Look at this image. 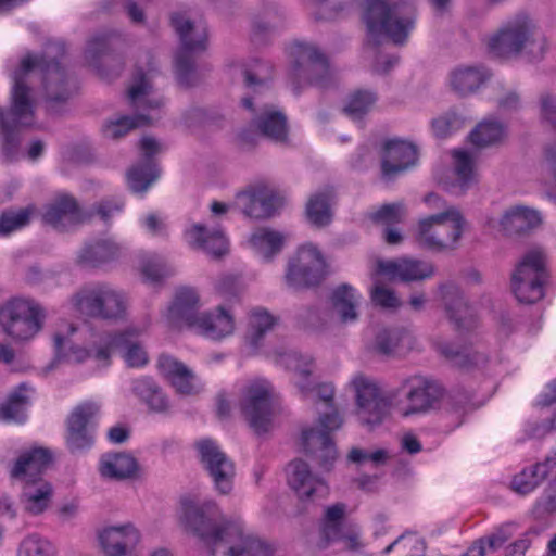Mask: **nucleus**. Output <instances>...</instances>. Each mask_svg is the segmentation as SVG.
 Instances as JSON below:
<instances>
[{
  "label": "nucleus",
  "instance_id": "nucleus-31",
  "mask_svg": "<svg viewBox=\"0 0 556 556\" xmlns=\"http://www.w3.org/2000/svg\"><path fill=\"white\" fill-rule=\"evenodd\" d=\"M251 124L262 136L275 143L285 144L288 142V121L286 114L281 111L266 105L253 116Z\"/></svg>",
  "mask_w": 556,
  "mask_h": 556
},
{
  "label": "nucleus",
  "instance_id": "nucleus-2",
  "mask_svg": "<svg viewBox=\"0 0 556 556\" xmlns=\"http://www.w3.org/2000/svg\"><path fill=\"white\" fill-rule=\"evenodd\" d=\"M187 529L208 549L211 556H271V548L248 532L239 520L226 518L217 504L184 503Z\"/></svg>",
  "mask_w": 556,
  "mask_h": 556
},
{
  "label": "nucleus",
  "instance_id": "nucleus-39",
  "mask_svg": "<svg viewBox=\"0 0 556 556\" xmlns=\"http://www.w3.org/2000/svg\"><path fill=\"white\" fill-rule=\"evenodd\" d=\"M118 247L111 240H96L85 244L78 254V263L87 267H100L118 256Z\"/></svg>",
  "mask_w": 556,
  "mask_h": 556
},
{
  "label": "nucleus",
  "instance_id": "nucleus-53",
  "mask_svg": "<svg viewBox=\"0 0 556 556\" xmlns=\"http://www.w3.org/2000/svg\"><path fill=\"white\" fill-rule=\"evenodd\" d=\"M274 67L269 62L254 60L244 71V83L249 88L266 86L271 80Z\"/></svg>",
  "mask_w": 556,
  "mask_h": 556
},
{
  "label": "nucleus",
  "instance_id": "nucleus-13",
  "mask_svg": "<svg viewBox=\"0 0 556 556\" xmlns=\"http://www.w3.org/2000/svg\"><path fill=\"white\" fill-rule=\"evenodd\" d=\"M326 268L321 252L313 244H304L289 261L286 283L293 290L316 287L325 279Z\"/></svg>",
  "mask_w": 556,
  "mask_h": 556
},
{
  "label": "nucleus",
  "instance_id": "nucleus-19",
  "mask_svg": "<svg viewBox=\"0 0 556 556\" xmlns=\"http://www.w3.org/2000/svg\"><path fill=\"white\" fill-rule=\"evenodd\" d=\"M99 405L87 401L76 405L66 418L65 443L71 453L89 450L94 443L93 419Z\"/></svg>",
  "mask_w": 556,
  "mask_h": 556
},
{
  "label": "nucleus",
  "instance_id": "nucleus-48",
  "mask_svg": "<svg viewBox=\"0 0 556 556\" xmlns=\"http://www.w3.org/2000/svg\"><path fill=\"white\" fill-rule=\"evenodd\" d=\"M345 511L346 505L344 503H336L326 508L321 525L324 547L342 534V529L345 528L343 525Z\"/></svg>",
  "mask_w": 556,
  "mask_h": 556
},
{
  "label": "nucleus",
  "instance_id": "nucleus-7",
  "mask_svg": "<svg viewBox=\"0 0 556 556\" xmlns=\"http://www.w3.org/2000/svg\"><path fill=\"white\" fill-rule=\"evenodd\" d=\"M71 302L81 315L102 320L122 319L127 309L126 295L105 282L81 287L72 295Z\"/></svg>",
  "mask_w": 556,
  "mask_h": 556
},
{
  "label": "nucleus",
  "instance_id": "nucleus-32",
  "mask_svg": "<svg viewBox=\"0 0 556 556\" xmlns=\"http://www.w3.org/2000/svg\"><path fill=\"white\" fill-rule=\"evenodd\" d=\"M157 367L178 393L184 395L197 393L194 375L184 363L163 354L157 359Z\"/></svg>",
  "mask_w": 556,
  "mask_h": 556
},
{
  "label": "nucleus",
  "instance_id": "nucleus-45",
  "mask_svg": "<svg viewBox=\"0 0 556 556\" xmlns=\"http://www.w3.org/2000/svg\"><path fill=\"white\" fill-rule=\"evenodd\" d=\"M52 486L47 481L27 482L23 488L25 509L33 515L41 514L51 501Z\"/></svg>",
  "mask_w": 556,
  "mask_h": 556
},
{
  "label": "nucleus",
  "instance_id": "nucleus-3",
  "mask_svg": "<svg viewBox=\"0 0 556 556\" xmlns=\"http://www.w3.org/2000/svg\"><path fill=\"white\" fill-rule=\"evenodd\" d=\"M363 20L370 41L380 43L387 37L395 45H404L416 23V9L408 3L389 0H364Z\"/></svg>",
  "mask_w": 556,
  "mask_h": 556
},
{
  "label": "nucleus",
  "instance_id": "nucleus-58",
  "mask_svg": "<svg viewBox=\"0 0 556 556\" xmlns=\"http://www.w3.org/2000/svg\"><path fill=\"white\" fill-rule=\"evenodd\" d=\"M349 462L363 465L370 463L374 467H380L390 459V453L386 448H378L375 451H366L358 447H353L348 454Z\"/></svg>",
  "mask_w": 556,
  "mask_h": 556
},
{
  "label": "nucleus",
  "instance_id": "nucleus-18",
  "mask_svg": "<svg viewBox=\"0 0 556 556\" xmlns=\"http://www.w3.org/2000/svg\"><path fill=\"white\" fill-rule=\"evenodd\" d=\"M200 462L212 478L218 493L227 495L233 486L236 467L233 462L220 450L212 439H201L195 442Z\"/></svg>",
  "mask_w": 556,
  "mask_h": 556
},
{
  "label": "nucleus",
  "instance_id": "nucleus-43",
  "mask_svg": "<svg viewBox=\"0 0 556 556\" xmlns=\"http://www.w3.org/2000/svg\"><path fill=\"white\" fill-rule=\"evenodd\" d=\"M554 465H556V462L547 458L544 463H538L523 469L513 480L514 490L520 494L530 493L547 477Z\"/></svg>",
  "mask_w": 556,
  "mask_h": 556
},
{
  "label": "nucleus",
  "instance_id": "nucleus-5",
  "mask_svg": "<svg viewBox=\"0 0 556 556\" xmlns=\"http://www.w3.org/2000/svg\"><path fill=\"white\" fill-rule=\"evenodd\" d=\"M489 48L500 58H509L525 52L530 62H535L543 59L547 42L531 18L517 16L490 38Z\"/></svg>",
  "mask_w": 556,
  "mask_h": 556
},
{
  "label": "nucleus",
  "instance_id": "nucleus-6",
  "mask_svg": "<svg viewBox=\"0 0 556 556\" xmlns=\"http://www.w3.org/2000/svg\"><path fill=\"white\" fill-rule=\"evenodd\" d=\"M290 54L293 63L289 81L295 94L306 86L326 89L333 84L328 60L317 47L306 42H294L290 48Z\"/></svg>",
  "mask_w": 556,
  "mask_h": 556
},
{
  "label": "nucleus",
  "instance_id": "nucleus-64",
  "mask_svg": "<svg viewBox=\"0 0 556 556\" xmlns=\"http://www.w3.org/2000/svg\"><path fill=\"white\" fill-rule=\"evenodd\" d=\"M370 299L376 306H380L381 308L395 309L401 306V301L395 292L379 283L372 287Z\"/></svg>",
  "mask_w": 556,
  "mask_h": 556
},
{
  "label": "nucleus",
  "instance_id": "nucleus-9",
  "mask_svg": "<svg viewBox=\"0 0 556 556\" xmlns=\"http://www.w3.org/2000/svg\"><path fill=\"white\" fill-rule=\"evenodd\" d=\"M463 227L460 212L451 206L419 220L416 242L432 252L454 250L463 235Z\"/></svg>",
  "mask_w": 556,
  "mask_h": 556
},
{
  "label": "nucleus",
  "instance_id": "nucleus-29",
  "mask_svg": "<svg viewBox=\"0 0 556 556\" xmlns=\"http://www.w3.org/2000/svg\"><path fill=\"white\" fill-rule=\"evenodd\" d=\"M413 334L405 328H386L377 332L370 351L379 356L395 357L413 349Z\"/></svg>",
  "mask_w": 556,
  "mask_h": 556
},
{
  "label": "nucleus",
  "instance_id": "nucleus-16",
  "mask_svg": "<svg viewBox=\"0 0 556 556\" xmlns=\"http://www.w3.org/2000/svg\"><path fill=\"white\" fill-rule=\"evenodd\" d=\"M439 397V389L420 376H412L401 381L390 392V399L403 416L427 412Z\"/></svg>",
  "mask_w": 556,
  "mask_h": 556
},
{
  "label": "nucleus",
  "instance_id": "nucleus-52",
  "mask_svg": "<svg viewBox=\"0 0 556 556\" xmlns=\"http://www.w3.org/2000/svg\"><path fill=\"white\" fill-rule=\"evenodd\" d=\"M394 549H396L401 556H425L426 545L419 536L405 533L390 543L383 549V554H389Z\"/></svg>",
  "mask_w": 556,
  "mask_h": 556
},
{
  "label": "nucleus",
  "instance_id": "nucleus-54",
  "mask_svg": "<svg viewBox=\"0 0 556 556\" xmlns=\"http://www.w3.org/2000/svg\"><path fill=\"white\" fill-rule=\"evenodd\" d=\"M31 207L4 211L0 215V236H7L26 226L30 220Z\"/></svg>",
  "mask_w": 556,
  "mask_h": 556
},
{
  "label": "nucleus",
  "instance_id": "nucleus-21",
  "mask_svg": "<svg viewBox=\"0 0 556 556\" xmlns=\"http://www.w3.org/2000/svg\"><path fill=\"white\" fill-rule=\"evenodd\" d=\"M418 148L413 142L391 139L384 142L381 156V174L387 180L404 174L418 163Z\"/></svg>",
  "mask_w": 556,
  "mask_h": 556
},
{
  "label": "nucleus",
  "instance_id": "nucleus-15",
  "mask_svg": "<svg viewBox=\"0 0 556 556\" xmlns=\"http://www.w3.org/2000/svg\"><path fill=\"white\" fill-rule=\"evenodd\" d=\"M434 300L457 331H469L477 326V316L463 289L453 280L437 285Z\"/></svg>",
  "mask_w": 556,
  "mask_h": 556
},
{
  "label": "nucleus",
  "instance_id": "nucleus-36",
  "mask_svg": "<svg viewBox=\"0 0 556 556\" xmlns=\"http://www.w3.org/2000/svg\"><path fill=\"white\" fill-rule=\"evenodd\" d=\"M131 391L144 402L152 412L165 413L169 408L166 395L151 377L142 376L134 379L131 381Z\"/></svg>",
  "mask_w": 556,
  "mask_h": 556
},
{
  "label": "nucleus",
  "instance_id": "nucleus-61",
  "mask_svg": "<svg viewBox=\"0 0 556 556\" xmlns=\"http://www.w3.org/2000/svg\"><path fill=\"white\" fill-rule=\"evenodd\" d=\"M141 273L147 280L152 282L160 281L172 274L167 268L165 261L160 256H148L142 260Z\"/></svg>",
  "mask_w": 556,
  "mask_h": 556
},
{
  "label": "nucleus",
  "instance_id": "nucleus-47",
  "mask_svg": "<svg viewBox=\"0 0 556 556\" xmlns=\"http://www.w3.org/2000/svg\"><path fill=\"white\" fill-rule=\"evenodd\" d=\"M278 318L263 307H255L250 312L247 341L257 348L265 333L273 329Z\"/></svg>",
  "mask_w": 556,
  "mask_h": 556
},
{
  "label": "nucleus",
  "instance_id": "nucleus-22",
  "mask_svg": "<svg viewBox=\"0 0 556 556\" xmlns=\"http://www.w3.org/2000/svg\"><path fill=\"white\" fill-rule=\"evenodd\" d=\"M90 215L83 211L76 199L68 194L55 197L45 206L42 222L58 231H67L84 224Z\"/></svg>",
  "mask_w": 556,
  "mask_h": 556
},
{
  "label": "nucleus",
  "instance_id": "nucleus-23",
  "mask_svg": "<svg viewBox=\"0 0 556 556\" xmlns=\"http://www.w3.org/2000/svg\"><path fill=\"white\" fill-rule=\"evenodd\" d=\"M377 269L390 280H399L403 283L421 282L435 275L433 263L414 257L378 261Z\"/></svg>",
  "mask_w": 556,
  "mask_h": 556
},
{
  "label": "nucleus",
  "instance_id": "nucleus-30",
  "mask_svg": "<svg viewBox=\"0 0 556 556\" xmlns=\"http://www.w3.org/2000/svg\"><path fill=\"white\" fill-rule=\"evenodd\" d=\"M185 236L190 247L208 255L220 257L227 253L228 240L219 228L208 229L202 224H194L185 232Z\"/></svg>",
  "mask_w": 556,
  "mask_h": 556
},
{
  "label": "nucleus",
  "instance_id": "nucleus-59",
  "mask_svg": "<svg viewBox=\"0 0 556 556\" xmlns=\"http://www.w3.org/2000/svg\"><path fill=\"white\" fill-rule=\"evenodd\" d=\"M18 556H55V553L50 542L30 534L21 543Z\"/></svg>",
  "mask_w": 556,
  "mask_h": 556
},
{
  "label": "nucleus",
  "instance_id": "nucleus-1",
  "mask_svg": "<svg viewBox=\"0 0 556 556\" xmlns=\"http://www.w3.org/2000/svg\"><path fill=\"white\" fill-rule=\"evenodd\" d=\"M65 54L63 42L49 43L38 58L25 55L20 67L13 73L11 106L5 111L0 106V137L2 153L8 161L15 159L21 141L20 131L35 124V100L31 88L26 84V75L38 67L42 75V88L46 109L56 114L73 96L75 86L61 65L60 59Z\"/></svg>",
  "mask_w": 556,
  "mask_h": 556
},
{
  "label": "nucleus",
  "instance_id": "nucleus-46",
  "mask_svg": "<svg viewBox=\"0 0 556 556\" xmlns=\"http://www.w3.org/2000/svg\"><path fill=\"white\" fill-rule=\"evenodd\" d=\"M505 137V127L502 123L493 119L480 122L469 134V141L477 148L495 146Z\"/></svg>",
  "mask_w": 556,
  "mask_h": 556
},
{
  "label": "nucleus",
  "instance_id": "nucleus-35",
  "mask_svg": "<svg viewBox=\"0 0 556 556\" xmlns=\"http://www.w3.org/2000/svg\"><path fill=\"white\" fill-rule=\"evenodd\" d=\"M452 156L455 176L452 187L455 193L464 194L479 182L477 164L472 155L464 150H454Z\"/></svg>",
  "mask_w": 556,
  "mask_h": 556
},
{
  "label": "nucleus",
  "instance_id": "nucleus-33",
  "mask_svg": "<svg viewBox=\"0 0 556 556\" xmlns=\"http://www.w3.org/2000/svg\"><path fill=\"white\" fill-rule=\"evenodd\" d=\"M541 224L538 211L523 205L511 206L500 219L501 229L507 236L523 235Z\"/></svg>",
  "mask_w": 556,
  "mask_h": 556
},
{
  "label": "nucleus",
  "instance_id": "nucleus-27",
  "mask_svg": "<svg viewBox=\"0 0 556 556\" xmlns=\"http://www.w3.org/2000/svg\"><path fill=\"white\" fill-rule=\"evenodd\" d=\"M147 162L131 167L127 173L129 188L134 192H144L157 179L159 172L150 159L159 152V144L152 137H143L139 143Z\"/></svg>",
  "mask_w": 556,
  "mask_h": 556
},
{
  "label": "nucleus",
  "instance_id": "nucleus-17",
  "mask_svg": "<svg viewBox=\"0 0 556 556\" xmlns=\"http://www.w3.org/2000/svg\"><path fill=\"white\" fill-rule=\"evenodd\" d=\"M241 412L254 432L257 434L267 432L274 415L271 384L267 381H255L249 384L241 400Z\"/></svg>",
  "mask_w": 556,
  "mask_h": 556
},
{
  "label": "nucleus",
  "instance_id": "nucleus-41",
  "mask_svg": "<svg viewBox=\"0 0 556 556\" xmlns=\"http://www.w3.org/2000/svg\"><path fill=\"white\" fill-rule=\"evenodd\" d=\"M275 362L296 375V384L312 381L309 377L314 372L315 362L311 355L296 351L279 352L275 356Z\"/></svg>",
  "mask_w": 556,
  "mask_h": 556
},
{
  "label": "nucleus",
  "instance_id": "nucleus-20",
  "mask_svg": "<svg viewBox=\"0 0 556 556\" xmlns=\"http://www.w3.org/2000/svg\"><path fill=\"white\" fill-rule=\"evenodd\" d=\"M351 383L356 394V414L361 424L370 428L380 425L388 415L389 403L381 396L377 384L363 375L355 376Z\"/></svg>",
  "mask_w": 556,
  "mask_h": 556
},
{
  "label": "nucleus",
  "instance_id": "nucleus-57",
  "mask_svg": "<svg viewBox=\"0 0 556 556\" xmlns=\"http://www.w3.org/2000/svg\"><path fill=\"white\" fill-rule=\"evenodd\" d=\"M376 100L377 97L375 93L358 90L351 96L349 103L344 108V112L352 118H361L370 110Z\"/></svg>",
  "mask_w": 556,
  "mask_h": 556
},
{
  "label": "nucleus",
  "instance_id": "nucleus-50",
  "mask_svg": "<svg viewBox=\"0 0 556 556\" xmlns=\"http://www.w3.org/2000/svg\"><path fill=\"white\" fill-rule=\"evenodd\" d=\"M151 119V116L142 113L135 114L134 116H122L116 121H110L103 127V134L106 138L119 139L129 130L150 124Z\"/></svg>",
  "mask_w": 556,
  "mask_h": 556
},
{
  "label": "nucleus",
  "instance_id": "nucleus-40",
  "mask_svg": "<svg viewBox=\"0 0 556 556\" xmlns=\"http://www.w3.org/2000/svg\"><path fill=\"white\" fill-rule=\"evenodd\" d=\"M333 189L327 187L314 193L306 203V216L309 223L317 227L328 225L332 218L331 205L333 202Z\"/></svg>",
  "mask_w": 556,
  "mask_h": 556
},
{
  "label": "nucleus",
  "instance_id": "nucleus-49",
  "mask_svg": "<svg viewBox=\"0 0 556 556\" xmlns=\"http://www.w3.org/2000/svg\"><path fill=\"white\" fill-rule=\"evenodd\" d=\"M283 241L285 238L280 232L267 228L257 229L250 239L254 250L267 260L280 252Z\"/></svg>",
  "mask_w": 556,
  "mask_h": 556
},
{
  "label": "nucleus",
  "instance_id": "nucleus-28",
  "mask_svg": "<svg viewBox=\"0 0 556 556\" xmlns=\"http://www.w3.org/2000/svg\"><path fill=\"white\" fill-rule=\"evenodd\" d=\"M52 460L46 448H33L22 453L11 469V477L27 482H39Z\"/></svg>",
  "mask_w": 556,
  "mask_h": 556
},
{
  "label": "nucleus",
  "instance_id": "nucleus-63",
  "mask_svg": "<svg viewBox=\"0 0 556 556\" xmlns=\"http://www.w3.org/2000/svg\"><path fill=\"white\" fill-rule=\"evenodd\" d=\"M299 323L303 328L313 332H321L327 328L325 313L318 307H306L299 314Z\"/></svg>",
  "mask_w": 556,
  "mask_h": 556
},
{
  "label": "nucleus",
  "instance_id": "nucleus-55",
  "mask_svg": "<svg viewBox=\"0 0 556 556\" xmlns=\"http://www.w3.org/2000/svg\"><path fill=\"white\" fill-rule=\"evenodd\" d=\"M298 388L305 396L315 393L317 399L325 404L326 410L319 412V415L323 413H330L332 410L339 413L333 406L334 387L331 383H316L312 380L307 383L299 382Z\"/></svg>",
  "mask_w": 556,
  "mask_h": 556
},
{
  "label": "nucleus",
  "instance_id": "nucleus-11",
  "mask_svg": "<svg viewBox=\"0 0 556 556\" xmlns=\"http://www.w3.org/2000/svg\"><path fill=\"white\" fill-rule=\"evenodd\" d=\"M45 314L36 303L13 299L0 308V326L15 341L33 339L41 329Z\"/></svg>",
  "mask_w": 556,
  "mask_h": 556
},
{
  "label": "nucleus",
  "instance_id": "nucleus-25",
  "mask_svg": "<svg viewBox=\"0 0 556 556\" xmlns=\"http://www.w3.org/2000/svg\"><path fill=\"white\" fill-rule=\"evenodd\" d=\"M99 542L105 556H134L140 533L132 525L109 527L99 533Z\"/></svg>",
  "mask_w": 556,
  "mask_h": 556
},
{
  "label": "nucleus",
  "instance_id": "nucleus-4",
  "mask_svg": "<svg viewBox=\"0 0 556 556\" xmlns=\"http://www.w3.org/2000/svg\"><path fill=\"white\" fill-rule=\"evenodd\" d=\"M199 296L191 288L177 291L175 301L169 307L170 318L185 323L189 328L212 340H222L235 330V319L223 305L215 313H198Z\"/></svg>",
  "mask_w": 556,
  "mask_h": 556
},
{
  "label": "nucleus",
  "instance_id": "nucleus-56",
  "mask_svg": "<svg viewBox=\"0 0 556 556\" xmlns=\"http://www.w3.org/2000/svg\"><path fill=\"white\" fill-rule=\"evenodd\" d=\"M113 37V33H102L94 35L88 40L85 59L90 65H98L99 59L109 51Z\"/></svg>",
  "mask_w": 556,
  "mask_h": 556
},
{
  "label": "nucleus",
  "instance_id": "nucleus-24",
  "mask_svg": "<svg viewBox=\"0 0 556 556\" xmlns=\"http://www.w3.org/2000/svg\"><path fill=\"white\" fill-rule=\"evenodd\" d=\"M237 204L244 215L256 218H269L282 205V198L274 190L254 188L238 193Z\"/></svg>",
  "mask_w": 556,
  "mask_h": 556
},
{
  "label": "nucleus",
  "instance_id": "nucleus-37",
  "mask_svg": "<svg viewBox=\"0 0 556 556\" xmlns=\"http://www.w3.org/2000/svg\"><path fill=\"white\" fill-rule=\"evenodd\" d=\"M153 88L146 73L139 70L134 78V85L128 89V100L137 110L148 112L159 110L164 101L161 97L152 98Z\"/></svg>",
  "mask_w": 556,
  "mask_h": 556
},
{
  "label": "nucleus",
  "instance_id": "nucleus-26",
  "mask_svg": "<svg viewBox=\"0 0 556 556\" xmlns=\"http://www.w3.org/2000/svg\"><path fill=\"white\" fill-rule=\"evenodd\" d=\"M288 482L301 500L324 497L328 488L323 479L312 473L309 466L301 460H293L288 466Z\"/></svg>",
  "mask_w": 556,
  "mask_h": 556
},
{
  "label": "nucleus",
  "instance_id": "nucleus-8",
  "mask_svg": "<svg viewBox=\"0 0 556 556\" xmlns=\"http://www.w3.org/2000/svg\"><path fill=\"white\" fill-rule=\"evenodd\" d=\"M170 23L180 39V48L175 56L176 77L181 86L190 87L195 84V54L206 50V27L195 25L180 13H174Z\"/></svg>",
  "mask_w": 556,
  "mask_h": 556
},
{
  "label": "nucleus",
  "instance_id": "nucleus-60",
  "mask_svg": "<svg viewBox=\"0 0 556 556\" xmlns=\"http://www.w3.org/2000/svg\"><path fill=\"white\" fill-rule=\"evenodd\" d=\"M405 214V205L399 202L382 205L379 210L370 214V218L375 223L390 225L401 223Z\"/></svg>",
  "mask_w": 556,
  "mask_h": 556
},
{
  "label": "nucleus",
  "instance_id": "nucleus-62",
  "mask_svg": "<svg viewBox=\"0 0 556 556\" xmlns=\"http://www.w3.org/2000/svg\"><path fill=\"white\" fill-rule=\"evenodd\" d=\"M54 349L58 357H64L72 363H81L91 356V352L80 348L71 346L68 351H65L66 338L60 333H56L53 338Z\"/></svg>",
  "mask_w": 556,
  "mask_h": 556
},
{
  "label": "nucleus",
  "instance_id": "nucleus-44",
  "mask_svg": "<svg viewBox=\"0 0 556 556\" xmlns=\"http://www.w3.org/2000/svg\"><path fill=\"white\" fill-rule=\"evenodd\" d=\"M26 383H21L13 392L10 393L5 403L0 406V420L5 422H24L26 419L25 409L29 403Z\"/></svg>",
  "mask_w": 556,
  "mask_h": 556
},
{
  "label": "nucleus",
  "instance_id": "nucleus-34",
  "mask_svg": "<svg viewBox=\"0 0 556 556\" xmlns=\"http://www.w3.org/2000/svg\"><path fill=\"white\" fill-rule=\"evenodd\" d=\"M362 295L349 283L334 288L329 296L330 305L343 324L355 323L358 319L357 308Z\"/></svg>",
  "mask_w": 556,
  "mask_h": 556
},
{
  "label": "nucleus",
  "instance_id": "nucleus-38",
  "mask_svg": "<svg viewBox=\"0 0 556 556\" xmlns=\"http://www.w3.org/2000/svg\"><path fill=\"white\" fill-rule=\"evenodd\" d=\"M138 470L137 459L126 453L106 454L100 463L101 475L115 480L134 478Z\"/></svg>",
  "mask_w": 556,
  "mask_h": 556
},
{
  "label": "nucleus",
  "instance_id": "nucleus-42",
  "mask_svg": "<svg viewBox=\"0 0 556 556\" xmlns=\"http://www.w3.org/2000/svg\"><path fill=\"white\" fill-rule=\"evenodd\" d=\"M488 74L479 67H459L451 74V87L460 96L475 92L486 80Z\"/></svg>",
  "mask_w": 556,
  "mask_h": 556
},
{
  "label": "nucleus",
  "instance_id": "nucleus-51",
  "mask_svg": "<svg viewBox=\"0 0 556 556\" xmlns=\"http://www.w3.org/2000/svg\"><path fill=\"white\" fill-rule=\"evenodd\" d=\"M438 351L455 366L462 368L476 366L484 362L483 355L478 353L471 354L467 349H457L451 343H440Z\"/></svg>",
  "mask_w": 556,
  "mask_h": 556
},
{
  "label": "nucleus",
  "instance_id": "nucleus-14",
  "mask_svg": "<svg viewBox=\"0 0 556 556\" xmlns=\"http://www.w3.org/2000/svg\"><path fill=\"white\" fill-rule=\"evenodd\" d=\"M93 357L104 365L110 364L112 352L119 351L129 367H143L149 363V356L138 340V332L125 330L102 336L93 348Z\"/></svg>",
  "mask_w": 556,
  "mask_h": 556
},
{
  "label": "nucleus",
  "instance_id": "nucleus-12",
  "mask_svg": "<svg viewBox=\"0 0 556 556\" xmlns=\"http://www.w3.org/2000/svg\"><path fill=\"white\" fill-rule=\"evenodd\" d=\"M343 419L339 413L332 410L318 416L317 426L302 430L301 441L307 454L319 452V466L330 470L337 459V448L332 440V432L341 428Z\"/></svg>",
  "mask_w": 556,
  "mask_h": 556
},
{
  "label": "nucleus",
  "instance_id": "nucleus-10",
  "mask_svg": "<svg viewBox=\"0 0 556 556\" xmlns=\"http://www.w3.org/2000/svg\"><path fill=\"white\" fill-rule=\"evenodd\" d=\"M546 256L539 249L525 254L511 276V288L520 303L533 304L544 296L547 281Z\"/></svg>",
  "mask_w": 556,
  "mask_h": 556
}]
</instances>
